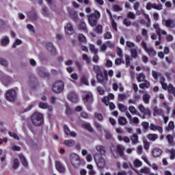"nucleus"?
<instances>
[{
	"label": "nucleus",
	"instance_id": "nucleus-1",
	"mask_svg": "<svg viewBox=\"0 0 175 175\" xmlns=\"http://www.w3.org/2000/svg\"><path fill=\"white\" fill-rule=\"evenodd\" d=\"M31 122L36 126H40L43 124V115L39 112H36L31 116Z\"/></svg>",
	"mask_w": 175,
	"mask_h": 175
},
{
	"label": "nucleus",
	"instance_id": "nucleus-2",
	"mask_svg": "<svg viewBox=\"0 0 175 175\" xmlns=\"http://www.w3.org/2000/svg\"><path fill=\"white\" fill-rule=\"evenodd\" d=\"M99 17H100V12L98 10L94 11V14H91L88 16V22L91 27H95L96 25V21H98Z\"/></svg>",
	"mask_w": 175,
	"mask_h": 175
},
{
	"label": "nucleus",
	"instance_id": "nucleus-3",
	"mask_svg": "<svg viewBox=\"0 0 175 175\" xmlns=\"http://www.w3.org/2000/svg\"><path fill=\"white\" fill-rule=\"evenodd\" d=\"M160 83L161 84L163 90H167L168 92H170V94H173L174 96H175V88L173 87V85L172 84H169V85H167V84L165 83V77H161Z\"/></svg>",
	"mask_w": 175,
	"mask_h": 175
},
{
	"label": "nucleus",
	"instance_id": "nucleus-4",
	"mask_svg": "<svg viewBox=\"0 0 175 175\" xmlns=\"http://www.w3.org/2000/svg\"><path fill=\"white\" fill-rule=\"evenodd\" d=\"M94 159L98 169H103L106 166V161L102 155L94 154Z\"/></svg>",
	"mask_w": 175,
	"mask_h": 175
},
{
	"label": "nucleus",
	"instance_id": "nucleus-5",
	"mask_svg": "<svg viewBox=\"0 0 175 175\" xmlns=\"http://www.w3.org/2000/svg\"><path fill=\"white\" fill-rule=\"evenodd\" d=\"M141 46L149 57H155V55H157V51H155V49L152 47H147V43H146V42L142 41Z\"/></svg>",
	"mask_w": 175,
	"mask_h": 175
},
{
	"label": "nucleus",
	"instance_id": "nucleus-6",
	"mask_svg": "<svg viewBox=\"0 0 175 175\" xmlns=\"http://www.w3.org/2000/svg\"><path fill=\"white\" fill-rule=\"evenodd\" d=\"M65 87V85L64 84V81H58L55 82L52 88V90L53 92H55L56 94H59L64 91V88Z\"/></svg>",
	"mask_w": 175,
	"mask_h": 175
},
{
	"label": "nucleus",
	"instance_id": "nucleus-7",
	"mask_svg": "<svg viewBox=\"0 0 175 175\" xmlns=\"http://www.w3.org/2000/svg\"><path fill=\"white\" fill-rule=\"evenodd\" d=\"M153 27L159 36V40L155 42V46H158L159 43H161V35H167V33L165 31L159 28V25L158 23H154Z\"/></svg>",
	"mask_w": 175,
	"mask_h": 175
},
{
	"label": "nucleus",
	"instance_id": "nucleus-8",
	"mask_svg": "<svg viewBox=\"0 0 175 175\" xmlns=\"http://www.w3.org/2000/svg\"><path fill=\"white\" fill-rule=\"evenodd\" d=\"M6 98L10 102H14L17 98V92L14 90H10L6 92Z\"/></svg>",
	"mask_w": 175,
	"mask_h": 175
},
{
	"label": "nucleus",
	"instance_id": "nucleus-9",
	"mask_svg": "<svg viewBox=\"0 0 175 175\" xmlns=\"http://www.w3.org/2000/svg\"><path fill=\"white\" fill-rule=\"evenodd\" d=\"M147 10H151V9H155L156 10H162L163 7L162 4H156L152 3H148L146 5Z\"/></svg>",
	"mask_w": 175,
	"mask_h": 175
},
{
	"label": "nucleus",
	"instance_id": "nucleus-10",
	"mask_svg": "<svg viewBox=\"0 0 175 175\" xmlns=\"http://www.w3.org/2000/svg\"><path fill=\"white\" fill-rule=\"evenodd\" d=\"M70 159L71 161L73 162V161H76L77 162H79V165L84 164V159H81L77 154L75 153H71L70 154Z\"/></svg>",
	"mask_w": 175,
	"mask_h": 175
},
{
	"label": "nucleus",
	"instance_id": "nucleus-11",
	"mask_svg": "<svg viewBox=\"0 0 175 175\" xmlns=\"http://www.w3.org/2000/svg\"><path fill=\"white\" fill-rule=\"evenodd\" d=\"M84 103H91L93 102L92 93L88 92L83 97Z\"/></svg>",
	"mask_w": 175,
	"mask_h": 175
},
{
	"label": "nucleus",
	"instance_id": "nucleus-12",
	"mask_svg": "<svg viewBox=\"0 0 175 175\" xmlns=\"http://www.w3.org/2000/svg\"><path fill=\"white\" fill-rule=\"evenodd\" d=\"M139 110L142 113V114L147 116L148 117H151V111L148 108L144 107L143 105L139 106Z\"/></svg>",
	"mask_w": 175,
	"mask_h": 175
},
{
	"label": "nucleus",
	"instance_id": "nucleus-13",
	"mask_svg": "<svg viewBox=\"0 0 175 175\" xmlns=\"http://www.w3.org/2000/svg\"><path fill=\"white\" fill-rule=\"evenodd\" d=\"M142 159H143V161H144V162H146V163H147L148 166H150V167H152L153 170H158V169H159V167H158V165L155 163H153L152 165H151V163H150V161H148V159L145 155H143L142 157Z\"/></svg>",
	"mask_w": 175,
	"mask_h": 175
},
{
	"label": "nucleus",
	"instance_id": "nucleus-14",
	"mask_svg": "<svg viewBox=\"0 0 175 175\" xmlns=\"http://www.w3.org/2000/svg\"><path fill=\"white\" fill-rule=\"evenodd\" d=\"M64 133H66L67 136H70L71 137H77V134H76V133L70 131V129H69V127L67 125H64Z\"/></svg>",
	"mask_w": 175,
	"mask_h": 175
},
{
	"label": "nucleus",
	"instance_id": "nucleus-15",
	"mask_svg": "<svg viewBox=\"0 0 175 175\" xmlns=\"http://www.w3.org/2000/svg\"><path fill=\"white\" fill-rule=\"evenodd\" d=\"M126 116L127 117V118H129L130 122H133V124H139V118L134 117L132 118V116L128 111L126 112Z\"/></svg>",
	"mask_w": 175,
	"mask_h": 175
},
{
	"label": "nucleus",
	"instance_id": "nucleus-16",
	"mask_svg": "<svg viewBox=\"0 0 175 175\" xmlns=\"http://www.w3.org/2000/svg\"><path fill=\"white\" fill-rule=\"evenodd\" d=\"M65 33L66 35H72L74 30H73V26H72V24L68 23L66 25V26L64 27Z\"/></svg>",
	"mask_w": 175,
	"mask_h": 175
},
{
	"label": "nucleus",
	"instance_id": "nucleus-17",
	"mask_svg": "<svg viewBox=\"0 0 175 175\" xmlns=\"http://www.w3.org/2000/svg\"><path fill=\"white\" fill-rule=\"evenodd\" d=\"M97 80L98 82L103 84V83H106V81H107V77L106 75H103L102 72H100V74L97 75Z\"/></svg>",
	"mask_w": 175,
	"mask_h": 175
},
{
	"label": "nucleus",
	"instance_id": "nucleus-18",
	"mask_svg": "<svg viewBox=\"0 0 175 175\" xmlns=\"http://www.w3.org/2000/svg\"><path fill=\"white\" fill-rule=\"evenodd\" d=\"M149 129L150 131H158L159 133H163V129L162 127L154 124H150Z\"/></svg>",
	"mask_w": 175,
	"mask_h": 175
},
{
	"label": "nucleus",
	"instance_id": "nucleus-19",
	"mask_svg": "<svg viewBox=\"0 0 175 175\" xmlns=\"http://www.w3.org/2000/svg\"><path fill=\"white\" fill-rule=\"evenodd\" d=\"M95 150L96 151L100 153V154H97L98 156L105 155V152H106V151L105 150V148L103 147V146H101V145H96L95 146Z\"/></svg>",
	"mask_w": 175,
	"mask_h": 175
},
{
	"label": "nucleus",
	"instance_id": "nucleus-20",
	"mask_svg": "<svg viewBox=\"0 0 175 175\" xmlns=\"http://www.w3.org/2000/svg\"><path fill=\"white\" fill-rule=\"evenodd\" d=\"M68 99H70V102L72 103H76L78 100L77 94L75 92H71L68 94Z\"/></svg>",
	"mask_w": 175,
	"mask_h": 175
},
{
	"label": "nucleus",
	"instance_id": "nucleus-21",
	"mask_svg": "<svg viewBox=\"0 0 175 175\" xmlns=\"http://www.w3.org/2000/svg\"><path fill=\"white\" fill-rule=\"evenodd\" d=\"M55 166L57 170H58L59 173H64V172H65V167H64V165H62V163H61V162L56 161Z\"/></svg>",
	"mask_w": 175,
	"mask_h": 175
},
{
	"label": "nucleus",
	"instance_id": "nucleus-22",
	"mask_svg": "<svg viewBox=\"0 0 175 175\" xmlns=\"http://www.w3.org/2000/svg\"><path fill=\"white\" fill-rule=\"evenodd\" d=\"M153 116L154 117H157V116H163V111H162V109L157 107H154L153 108Z\"/></svg>",
	"mask_w": 175,
	"mask_h": 175
},
{
	"label": "nucleus",
	"instance_id": "nucleus-23",
	"mask_svg": "<svg viewBox=\"0 0 175 175\" xmlns=\"http://www.w3.org/2000/svg\"><path fill=\"white\" fill-rule=\"evenodd\" d=\"M40 109H47L49 111H53V107L49 106L47 103H39Z\"/></svg>",
	"mask_w": 175,
	"mask_h": 175
},
{
	"label": "nucleus",
	"instance_id": "nucleus-24",
	"mask_svg": "<svg viewBox=\"0 0 175 175\" xmlns=\"http://www.w3.org/2000/svg\"><path fill=\"white\" fill-rule=\"evenodd\" d=\"M152 153L153 157H154V158H158V157H161V154H162V150L158 148H155L152 151Z\"/></svg>",
	"mask_w": 175,
	"mask_h": 175
},
{
	"label": "nucleus",
	"instance_id": "nucleus-25",
	"mask_svg": "<svg viewBox=\"0 0 175 175\" xmlns=\"http://www.w3.org/2000/svg\"><path fill=\"white\" fill-rule=\"evenodd\" d=\"M129 110L130 113L133 114V116H138V117H141L140 113H139V111L135 108L133 106H130L129 107Z\"/></svg>",
	"mask_w": 175,
	"mask_h": 175
},
{
	"label": "nucleus",
	"instance_id": "nucleus-26",
	"mask_svg": "<svg viewBox=\"0 0 175 175\" xmlns=\"http://www.w3.org/2000/svg\"><path fill=\"white\" fill-rule=\"evenodd\" d=\"M137 51L138 53H142V49H131V55L132 58H137Z\"/></svg>",
	"mask_w": 175,
	"mask_h": 175
},
{
	"label": "nucleus",
	"instance_id": "nucleus-27",
	"mask_svg": "<svg viewBox=\"0 0 175 175\" xmlns=\"http://www.w3.org/2000/svg\"><path fill=\"white\" fill-rule=\"evenodd\" d=\"M109 99H111V100L114 99V94H109L108 95V97H104L103 98V103H105V105H106V106H107L109 105Z\"/></svg>",
	"mask_w": 175,
	"mask_h": 175
},
{
	"label": "nucleus",
	"instance_id": "nucleus-28",
	"mask_svg": "<svg viewBox=\"0 0 175 175\" xmlns=\"http://www.w3.org/2000/svg\"><path fill=\"white\" fill-rule=\"evenodd\" d=\"M116 148H117L116 154H118L120 157H122L124 155V146L121 145H118L116 146Z\"/></svg>",
	"mask_w": 175,
	"mask_h": 175
},
{
	"label": "nucleus",
	"instance_id": "nucleus-29",
	"mask_svg": "<svg viewBox=\"0 0 175 175\" xmlns=\"http://www.w3.org/2000/svg\"><path fill=\"white\" fill-rule=\"evenodd\" d=\"M78 29L79 31H83V32H88V30L87 29V25H85V23L81 22L80 25L78 26Z\"/></svg>",
	"mask_w": 175,
	"mask_h": 175
},
{
	"label": "nucleus",
	"instance_id": "nucleus-30",
	"mask_svg": "<svg viewBox=\"0 0 175 175\" xmlns=\"http://www.w3.org/2000/svg\"><path fill=\"white\" fill-rule=\"evenodd\" d=\"M9 38L4 37L1 39L0 44L1 46H8V44H9Z\"/></svg>",
	"mask_w": 175,
	"mask_h": 175
},
{
	"label": "nucleus",
	"instance_id": "nucleus-31",
	"mask_svg": "<svg viewBox=\"0 0 175 175\" xmlns=\"http://www.w3.org/2000/svg\"><path fill=\"white\" fill-rule=\"evenodd\" d=\"M18 158L19 159H21V162L22 163L23 166L27 167V166H28V162L27 161L25 157L23 154H19Z\"/></svg>",
	"mask_w": 175,
	"mask_h": 175
},
{
	"label": "nucleus",
	"instance_id": "nucleus-32",
	"mask_svg": "<svg viewBox=\"0 0 175 175\" xmlns=\"http://www.w3.org/2000/svg\"><path fill=\"white\" fill-rule=\"evenodd\" d=\"M118 88H119L120 91H122V90H124V88H122V85L121 83H115L113 84V91H117L118 90Z\"/></svg>",
	"mask_w": 175,
	"mask_h": 175
},
{
	"label": "nucleus",
	"instance_id": "nucleus-33",
	"mask_svg": "<svg viewBox=\"0 0 175 175\" xmlns=\"http://www.w3.org/2000/svg\"><path fill=\"white\" fill-rule=\"evenodd\" d=\"M64 144L67 147H73L75 146V140L73 139H66L64 141Z\"/></svg>",
	"mask_w": 175,
	"mask_h": 175
},
{
	"label": "nucleus",
	"instance_id": "nucleus-34",
	"mask_svg": "<svg viewBox=\"0 0 175 175\" xmlns=\"http://www.w3.org/2000/svg\"><path fill=\"white\" fill-rule=\"evenodd\" d=\"M146 75L143 73H139L137 77V80L139 83H142L143 81H145L146 80Z\"/></svg>",
	"mask_w": 175,
	"mask_h": 175
},
{
	"label": "nucleus",
	"instance_id": "nucleus-35",
	"mask_svg": "<svg viewBox=\"0 0 175 175\" xmlns=\"http://www.w3.org/2000/svg\"><path fill=\"white\" fill-rule=\"evenodd\" d=\"M142 99L144 102V103L148 104L150 103V99H151V96L148 94H144Z\"/></svg>",
	"mask_w": 175,
	"mask_h": 175
},
{
	"label": "nucleus",
	"instance_id": "nucleus-36",
	"mask_svg": "<svg viewBox=\"0 0 175 175\" xmlns=\"http://www.w3.org/2000/svg\"><path fill=\"white\" fill-rule=\"evenodd\" d=\"M131 140L133 144H137V143H139V136H137V134H134L131 137Z\"/></svg>",
	"mask_w": 175,
	"mask_h": 175
},
{
	"label": "nucleus",
	"instance_id": "nucleus-37",
	"mask_svg": "<svg viewBox=\"0 0 175 175\" xmlns=\"http://www.w3.org/2000/svg\"><path fill=\"white\" fill-rule=\"evenodd\" d=\"M118 109L120 111H122V113H126V110H128V107H126V105H124L122 104H119L118 105Z\"/></svg>",
	"mask_w": 175,
	"mask_h": 175
},
{
	"label": "nucleus",
	"instance_id": "nucleus-38",
	"mask_svg": "<svg viewBox=\"0 0 175 175\" xmlns=\"http://www.w3.org/2000/svg\"><path fill=\"white\" fill-rule=\"evenodd\" d=\"M118 139L119 140V142H124V143H129V142H131V140L129 139V137H121V135L118 136Z\"/></svg>",
	"mask_w": 175,
	"mask_h": 175
},
{
	"label": "nucleus",
	"instance_id": "nucleus-39",
	"mask_svg": "<svg viewBox=\"0 0 175 175\" xmlns=\"http://www.w3.org/2000/svg\"><path fill=\"white\" fill-rule=\"evenodd\" d=\"M144 83L139 84V88H150V82L144 81Z\"/></svg>",
	"mask_w": 175,
	"mask_h": 175
},
{
	"label": "nucleus",
	"instance_id": "nucleus-40",
	"mask_svg": "<svg viewBox=\"0 0 175 175\" xmlns=\"http://www.w3.org/2000/svg\"><path fill=\"white\" fill-rule=\"evenodd\" d=\"M148 137L149 140H151V142H155L157 140V139H158V135L149 134Z\"/></svg>",
	"mask_w": 175,
	"mask_h": 175
},
{
	"label": "nucleus",
	"instance_id": "nucleus-41",
	"mask_svg": "<svg viewBox=\"0 0 175 175\" xmlns=\"http://www.w3.org/2000/svg\"><path fill=\"white\" fill-rule=\"evenodd\" d=\"M166 152H170L171 155H170V159H174L175 158V150L174 149H166L165 150Z\"/></svg>",
	"mask_w": 175,
	"mask_h": 175
},
{
	"label": "nucleus",
	"instance_id": "nucleus-42",
	"mask_svg": "<svg viewBox=\"0 0 175 175\" xmlns=\"http://www.w3.org/2000/svg\"><path fill=\"white\" fill-rule=\"evenodd\" d=\"M89 49L91 53H92L93 54H98V49L95 48V46L94 44H90Z\"/></svg>",
	"mask_w": 175,
	"mask_h": 175
},
{
	"label": "nucleus",
	"instance_id": "nucleus-43",
	"mask_svg": "<svg viewBox=\"0 0 175 175\" xmlns=\"http://www.w3.org/2000/svg\"><path fill=\"white\" fill-rule=\"evenodd\" d=\"M118 122L120 125H126V118L124 117H120L118 118Z\"/></svg>",
	"mask_w": 175,
	"mask_h": 175
},
{
	"label": "nucleus",
	"instance_id": "nucleus-44",
	"mask_svg": "<svg viewBox=\"0 0 175 175\" xmlns=\"http://www.w3.org/2000/svg\"><path fill=\"white\" fill-rule=\"evenodd\" d=\"M83 126L85 129L89 131V132H92V127L91 126V124H90V123H84L83 124Z\"/></svg>",
	"mask_w": 175,
	"mask_h": 175
},
{
	"label": "nucleus",
	"instance_id": "nucleus-45",
	"mask_svg": "<svg viewBox=\"0 0 175 175\" xmlns=\"http://www.w3.org/2000/svg\"><path fill=\"white\" fill-rule=\"evenodd\" d=\"M140 173H143L144 174H150V168L144 167L140 170Z\"/></svg>",
	"mask_w": 175,
	"mask_h": 175
},
{
	"label": "nucleus",
	"instance_id": "nucleus-46",
	"mask_svg": "<svg viewBox=\"0 0 175 175\" xmlns=\"http://www.w3.org/2000/svg\"><path fill=\"white\" fill-rule=\"evenodd\" d=\"M70 77L72 79L71 81H72V83H75L76 80H79V76L76 72L71 74Z\"/></svg>",
	"mask_w": 175,
	"mask_h": 175
},
{
	"label": "nucleus",
	"instance_id": "nucleus-47",
	"mask_svg": "<svg viewBox=\"0 0 175 175\" xmlns=\"http://www.w3.org/2000/svg\"><path fill=\"white\" fill-rule=\"evenodd\" d=\"M126 44L127 47H129V49H131V50L133 49H136L135 48V42H132L131 41H126Z\"/></svg>",
	"mask_w": 175,
	"mask_h": 175
},
{
	"label": "nucleus",
	"instance_id": "nucleus-48",
	"mask_svg": "<svg viewBox=\"0 0 175 175\" xmlns=\"http://www.w3.org/2000/svg\"><path fill=\"white\" fill-rule=\"evenodd\" d=\"M133 165H134L135 167H140V166H142V165H143V163H142V161H140V160L135 159L133 162Z\"/></svg>",
	"mask_w": 175,
	"mask_h": 175
},
{
	"label": "nucleus",
	"instance_id": "nucleus-49",
	"mask_svg": "<svg viewBox=\"0 0 175 175\" xmlns=\"http://www.w3.org/2000/svg\"><path fill=\"white\" fill-rule=\"evenodd\" d=\"M161 106L167 110V114H169L170 113V107L167 105L166 103H163L161 104Z\"/></svg>",
	"mask_w": 175,
	"mask_h": 175
},
{
	"label": "nucleus",
	"instance_id": "nucleus-50",
	"mask_svg": "<svg viewBox=\"0 0 175 175\" xmlns=\"http://www.w3.org/2000/svg\"><path fill=\"white\" fill-rule=\"evenodd\" d=\"M152 76L155 79V80L158 79L159 77H161V74L157 71H152Z\"/></svg>",
	"mask_w": 175,
	"mask_h": 175
},
{
	"label": "nucleus",
	"instance_id": "nucleus-51",
	"mask_svg": "<svg viewBox=\"0 0 175 175\" xmlns=\"http://www.w3.org/2000/svg\"><path fill=\"white\" fill-rule=\"evenodd\" d=\"M18 166H20V161H18V159H14V164L12 165L13 169H17Z\"/></svg>",
	"mask_w": 175,
	"mask_h": 175
},
{
	"label": "nucleus",
	"instance_id": "nucleus-52",
	"mask_svg": "<svg viewBox=\"0 0 175 175\" xmlns=\"http://www.w3.org/2000/svg\"><path fill=\"white\" fill-rule=\"evenodd\" d=\"M78 39L79 40H80V42H87V38H85V36H84V35L83 34H79Z\"/></svg>",
	"mask_w": 175,
	"mask_h": 175
},
{
	"label": "nucleus",
	"instance_id": "nucleus-53",
	"mask_svg": "<svg viewBox=\"0 0 175 175\" xmlns=\"http://www.w3.org/2000/svg\"><path fill=\"white\" fill-rule=\"evenodd\" d=\"M167 139L169 144H170L171 146H173V144H174V143L173 142L174 138L172 135H167Z\"/></svg>",
	"mask_w": 175,
	"mask_h": 175
},
{
	"label": "nucleus",
	"instance_id": "nucleus-54",
	"mask_svg": "<svg viewBox=\"0 0 175 175\" xmlns=\"http://www.w3.org/2000/svg\"><path fill=\"white\" fill-rule=\"evenodd\" d=\"M82 58L83 61H85L86 64H90L91 62V59L88 57V55H83Z\"/></svg>",
	"mask_w": 175,
	"mask_h": 175
},
{
	"label": "nucleus",
	"instance_id": "nucleus-55",
	"mask_svg": "<svg viewBox=\"0 0 175 175\" xmlns=\"http://www.w3.org/2000/svg\"><path fill=\"white\" fill-rule=\"evenodd\" d=\"M95 31H96V32H97V33H102L103 32L102 25H97Z\"/></svg>",
	"mask_w": 175,
	"mask_h": 175
},
{
	"label": "nucleus",
	"instance_id": "nucleus-56",
	"mask_svg": "<svg viewBox=\"0 0 175 175\" xmlns=\"http://www.w3.org/2000/svg\"><path fill=\"white\" fill-rule=\"evenodd\" d=\"M10 79L9 77H4L1 79V82L3 85H8V83H10Z\"/></svg>",
	"mask_w": 175,
	"mask_h": 175
},
{
	"label": "nucleus",
	"instance_id": "nucleus-57",
	"mask_svg": "<svg viewBox=\"0 0 175 175\" xmlns=\"http://www.w3.org/2000/svg\"><path fill=\"white\" fill-rule=\"evenodd\" d=\"M173 129H174V123L173 122H170L167 131H173Z\"/></svg>",
	"mask_w": 175,
	"mask_h": 175
},
{
	"label": "nucleus",
	"instance_id": "nucleus-58",
	"mask_svg": "<svg viewBox=\"0 0 175 175\" xmlns=\"http://www.w3.org/2000/svg\"><path fill=\"white\" fill-rule=\"evenodd\" d=\"M127 17L129 18H131V20H134V18H136V15H135V13L133 12H129L127 13Z\"/></svg>",
	"mask_w": 175,
	"mask_h": 175
},
{
	"label": "nucleus",
	"instance_id": "nucleus-59",
	"mask_svg": "<svg viewBox=\"0 0 175 175\" xmlns=\"http://www.w3.org/2000/svg\"><path fill=\"white\" fill-rule=\"evenodd\" d=\"M8 134L10 136V137H13L14 139H15V140H18V135H17V134L12 131H10Z\"/></svg>",
	"mask_w": 175,
	"mask_h": 175
},
{
	"label": "nucleus",
	"instance_id": "nucleus-60",
	"mask_svg": "<svg viewBox=\"0 0 175 175\" xmlns=\"http://www.w3.org/2000/svg\"><path fill=\"white\" fill-rule=\"evenodd\" d=\"M20 44H21V40L17 39L12 44V47H13V49H16V47H17V46H20Z\"/></svg>",
	"mask_w": 175,
	"mask_h": 175
},
{
	"label": "nucleus",
	"instance_id": "nucleus-61",
	"mask_svg": "<svg viewBox=\"0 0 175 175\" xmlns=\"http://www.w3.org/2000/svg\"><path fill=\"white\" fill-rule=\"evenodd\" d=\"M125 61H126V66H129V65H131V57H129V55H125Z\"/></svg>",
	"mask_w": 175,
	"mask_h": 175
},
{
	"label": "nucleus",
	"instance_id": "nucleus-62",
	"mask_svg": "<svg viewBox=\"0 0 175 175\" xmlns=\"http://www.w3.org/2000/svg\"><path fill=\"white\" fill-rule=\"evenodd\" d=\"M104 38L105 39H111V38H113V36H111V33H110L109 31H107L104 33Z\"/></svg>",
	"mask_w": 175,
	"mask_h": 175
},
{
	"label": "nucleus",
	"instance_id": "nucleus-63",
	"mask_svg": "<svg viewBox=\"0 0 175 175\" xmlns=\"http://www.w3.org/2000/svg\"><path fill=\"white\" fill-rule=\"evenodd\" d=\"M144 148L145 150H149L150 149V142H148L147 140H144Z\"/></svg>",
	"mask_w": 175,
	"mask_h": 175
},
{
	"label": "nucleus",
	"instance_id": "nucleus-64",
	"mask_svg": "<svg viewBox=\"0 0 175 175\" xmlns=\"http://www.w3.org/2000/svg\"><path fill=\"white\" fill-rule=\"evenodd\" d=\"M124 25H126V27H131V25L132 24V23L131 22V20L128 18H124Z\"/></svg>",
	"mask_w": 175,
	"mask_h": 175
}]
</instances>
